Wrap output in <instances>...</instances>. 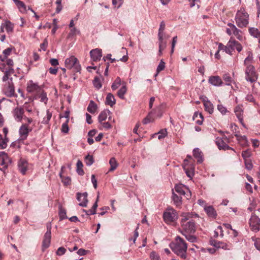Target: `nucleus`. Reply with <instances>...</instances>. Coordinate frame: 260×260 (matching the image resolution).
Instances as JSON below:
<instances>
[{"label": "nucleus", "instance_id": "obj_1", "mask_svg": "<svg viewBox=\"0 0 260 260\" xmlns=\"http://www.w3.org/2000/svg\"><path fill=\"white\" fill-rule=\"evenodd\" d=\"M193 215L198 216L197 214H193L191 213H182L181 215L182 217L181 220V230L180 233L182 234L186 233H194L196 230L194 221L192 219Z\"/></svg>", "mask_w": 260, "mask_h": 260}, {"label": "nucleus", "instance_id": "obj_2", "mask_svg": "<svg viewBox=\"0 0 260 260\" xmlns=\"http://www.w3.org/2000/svg\"><path fill=\"white\" fill-rule=\"evenodd\" d=\"M172 250L182 259L186 258L187 244L185 241L179 236H177L174 242L170 244Z\"/></svg>", "mask_w": 260, "mask_h": 260}, {"label": "nucleus", "instance_id": "obj_3", "mask_svg": "<svg viewBox=\"0 0 260 260\" xmlns=\"http://www.w3.org/2000/svg\"><path fill=\"white\" fill-rule=\"evenodd\" d=\"M249 15L244 8H241L236 14L235 20L239 28L246 27L249 24Z\"/></svg>", "mask_w": 260, "mask_h": 260}, {"label": "nucleus", "instance_id": "obj_4", "mask_svg": "<svg viewBox=\"0 0 260 260\" xmlns=\"http://www.w3.org/2000/svg\"><path fill=\"white\" fill-rule=\"evenodd\" d=\"M218 49L219 50H223L226 53L232 55V52L235 49L239 52L241 51L242 46L238 41L231 38L226 45L219 43L218 45Z\"/></svg>", "mask_w": 260, "mask_h": 260}, {"label": "nucleus", "instance_id": "obj_5", "mask_svg": "<svg viewBox=\"0 0 260 260\" xmlns=\"http://www.w3.org/2000/svg\"><path fill=\"white\" fill-rule=\"evenodd\" d=\"M178 218L176 211L172 208H167L163 213V219L167 224L175 222Z\"/></svg>", "mask_w": 260, "mask_h": 260}, {"label": "nucleus", "instance_id": "obj_6", "mask_svg": "<svg viewBox=\"0 0 260 260\" xmlns=\"http://www.w3.org/2000/svg\"><path fill=\"white\" fill-rule=\"evenodd\" d=\"M66 68L68 69H73L74 72H79L81 70V66L78 59L74 56H71L67 58L64 62Z\"/></svg>", "mask_w": 260, "mask_h": 260}, {"label": "nucleus", "instance_id": "obj_7", "mask_svg": "<svg viewBox=\"0 0 260 260\" xmlns=\"http://www.w3.org/2000/svg\"><path fill=\"white\" fill-rule=\"evenodd\" d=\"M246 66L245 70V79L251 83L254 82L256 81L257 77L255 72L254 67L252 64L244 65Z\"/></svg>", "mask_w": 260, "mask_h": 260}, {"label": "nucleus", "instance_id": "obj_8", "mask_svg": "<svg viewBox=\"0 0 260 260\" xmlns=\"http://www.w3.org/2000/svg\"><path fill=\"white\" fill-rule=\"evenodd\" d=\"M162 113L159 107L155 109L152 110L150 112L148 116L144 119L143 123L144 124H147L150 122H151L154 120L156 118H159L161 116Z\"/></svg>", "mask_w": 260, "mask_h": 260}, {"label": "nucleus", "instance_id": "obj_9", "mask_svg": "<svg viewBox=\"0 0 260 260\" xmlns=\"http://www.w3.org/2000/svg\"><path fill=\"white\" fill-rule=\"evenodd\" d=\"M51 225L50 223L47 224V231L45 233L44 239L42 243V247L43 249H46L48 248L50 244V240L51 238Z\"/></svg>", "mask_w": 260, "mask_h": 260}, {"label": "nucleus", "instance_id": "obj_10", "mask_svg": "<svg viewBox=\"0 0 260 260\" xmlns=\"http://www.w3.org/2000/svg\"><path fill=\"white\" fill-rule=\"evenodd\" d=\"M31 131V128H28V124H23L19 128V134L20 138L18 139V141H23L27 138L28 134Z\"/></svg>", "mask_w": 260, "mask_h": 260}, {"label": "nucleus", "instance_id": "obj_11", "mask_svg": "<svg viewBox=\"0 0 260 260\" xmlns=\"http://www.w3.org/2000/svg\"><path fill=\"white\" fill-rule=\"evenodd\" d=\"M249 225L252 231L257 232L259 230L260 219L255 215H252L249 219Z\"/></svg>", "mask_w": 260, "mask_h": 260}, {"label": "nucleus", "instance_id": "obj_12", "mask_svg": "<svg viewBox=\"0 0 260 260\" xmlns=\"http://www.w3.org/2000/svg\"><path fill=\"white\" fill-rule=\"evenodd\" d=\"M228 140L226 138H217L216 139V144L218 147V148L219 149H223V150H228V149H232L234 150V149L230 147L228 145Z\"/></svg>", "mask_w": 260, "mask_h": 260}, {"label": "nucleus", "instance_id": "obj_13", "mask_svg": "<svg viewBox=\"0 0 260 260\" xmlns=\"http://www.w3.org/2000/svg\"><path fill=\"white\" fill-rule=\"evenodd\" d=\"M77 199L80 202L79 205L81 207H86L88 203L87 193L86 192L83 193L78 192L77 193Z\"/></svg>", "mask_w": 260, "mask_h": 260}, {"label": "nucleus", "instance_id": "obj_14", "mask_svg": "<svg viewBox=\"0 0 260 260\" xmlns=\"http://www.w3.org/2000/svg\"><path fill=\"white\" fill-rule=\"evenodd\" d=\"M24 114V110L22 107H17L13 111V114L15 120L17 122H20Z\"/></svg>", "mask_w": 260, "mask_h": 260}, {"label": "nucleus", "instance_id": "obj_15", "mask_svg": "<svg viewBox=\"0 0 260 260\" xmlns=\"http://www.w3.org/2000/svg\"><path fill=\"white\" fill-rule=\"evenodd\" d=\"M90 55L92 60L93 61L100 60L102 57V50L99 48L92 49L90 51Z\"/></svg>", "mask_w": 260, "mask_h": 260}, {"label": "nucleus", "instance_id": "obj_16", "mask_svg": "<svg viewBox=\"0 0 260 260\" xmlns=\"http://www.w3.org/2000/svg\"><path fill=\"white\" fill-rule=\"evenodd\" d=\"M18 167L21 173L25 175L28 168L27 161L24 158H21L18 162Z\"/></svg>", "mask_w": 260, "mask_h": 260}, {"label": "nucleus", "instance_id": "obj_17", "mask_svg": "<svg viewBox=\"0 0 260 260\" xmlns=\"http://www.w3.org/2000/svg\"><path fill=\"white\" fill-rule=\"evenodd\" d=\"M188 160L185 159L184 160L183 169L188 177H191L194 171V166L192 164L188 165Z\"/></svg>", "mask_w": 260, "mask_h": 260}, {"label": "nucleus", "instance_id": "obj_18", "mask_svg": "<svg viewBox=\"0 0 260 260\" xmlns=\"http://www.w3.org/2000/svg\"><path fill=\"white\" fill-rule=\"evenodd\" d=\"M234 113L236 115L237 118H238L239 122L243 125V110L242 109V106L238 105L234 109Z\"/></svg>", "mask_w": 260, "mask_h": 260}, {"label": "nucleus", "instance_id": "obj_19", "mask_svg": "<svg viewBox=\"0 0 260 260\" xmlns=\"http://www.w3.org/2000/svg\"><path fill=\"white\" fill-rule=\"evenodd\" d=\"M185 190L188 191L189 194L188 195L186 194V198L188 199V198L190 196V192L188 190V188H187L185 185L182 184H178L175 185V190L180 195H185Z\"/></svg>", "mask_w": 260, "mask_h": 260}, {"label": "nucleus", "instance_id": "obj_20", "mask_svg": "<svg viewBox=\"0 0 260 260\" xmlns=\"http://www.w3.org/2000/svg\"><path fill=\"white\" fill-rule=\"evenodd\" d=\"M209 82L214 86H221L223 82L221 78L218 76H213L209 77Z\"/></svg>", "mask_w": 260, "mask_h": 260}, {"label": "nucleus", "instance_id": "obj_21", "mask_svg": "<svg viewBox=\"0 0 260 260\" xmlns=\"http://www.w3.org/2000/svg\"><path fill=\"white\" fill-rule=\"evenodd\" d=\"M233 30V34L237 38L239 41L243 40L242 31L239 28H238L235 24H230Z\"/></svg>", "mask_w": 260, "mask_h": 260}, {"label": "nucleus", "instance_id": "obj_22", "mask_svg": "<svg viewBox=\"0 0 260 260\" xmlns=\"http://www.w3.org/2000/svg\"><path fill=\"white\" fill-rule=\"evenodd\" d=\"M193 156L198 159V163H202L204 160L202 152L198 148H196L193 150Z\"/></svg>", "mask_w": 260, "mask_h": 260}, {"label": "nucleus", "instance_id": "obj_23", "mask_svg": "<svg viewBox=\"0 0 260 260\" xmlns=\"http://www.w3.org/2000/svg\"><path fill=\"white\" fill-rule=\"evenodd\" d=\"M11 82H9L7 89L5 91V94L8 97H12L14 95L15 88L12 83V78H10Z\"/></svg>", "mask_w": 260, "mask_h": 260}, {"label": "nucleus", "instance_id": "obj_24", "mask_svg": "<svg viewBox=\"0 0 260 260\" xmlns=\"http://www.w3.org/2000/svg\"><path fill=\"white\" fill-rule=\"evenodd\" d=\"M35 98L36 99H40V101L45 104H47L48 100L46 93H45L42 89L35 95Z\"/></svg>", "mask_w": 260, "mask_h": 260}, {"label": "nucleus", "instance_id": "obj_25", "mask_svg": "<svg viewBox=\"0 0 260 260\" xmlns=\"http://www.w3.org/2000/svg\"><path fill=\"white\" fill-rule=\"evenodd\" d=\"M204 210L209 217L213 218H215L216 217L217 213L213 206H205Z\"/></svg>", "mask_w": 260, "mask_h": 260}, {"label": "nucleus", "instance_id": "obj_26", "mask_svg": "<svg viewBox=\"0 0 260 260\" xmlns=\"http://www.w3.org/2000/svg\"><path fill=\"white\" fill-rule=\"evenodd\" d=\"M172 191L173 192L172 198L174 204L176 206V207L180 208L182 203V198L175 193L173 190H172Z\"/></svg>", "mask_w": 260, "mask_h": 260}, {"label": "nucleus", "instance_id": "obj_27", "mask_svg": "<svg viewBox=\"0 0 260 260\" xmlns=\"http://www.w3.org/2000/svg\"><path fill=\"white\" fill-rule=\"evenodd\" d=\"M17 6L19 11L22 13H25L27 11L26 6L24 3L20 0H12Z\"/></svg>", "mask_w": 260, "mask_h": 260}, {"label": "nucleus", "instance_id": "obj_28", "mask_svg": "<svg viewBox=\"0 0 260 260\" xmlns=\"http://www.w3.org/2000/svg\"><path fill=\"white\" fill-rule=\"evenodd\" d=\"M42 88L37 84L31 82L27 87V90L29 92H36L37 93L41 91Z\"/></svg>", "mask_w": 260, "mask_h": 260}, {"label": "nucleus", "instance_id": "obj_29", "mask_svg": "<svg viewBox=\"0 0 260 260\" xmlns=\"http://www.w3.org/2000/svg\"><path fill=\"white\" fill-rule=\"evenodd\" d=\"M0 159H2L1 164L2 165H8V164L11 163V160L8 155L5 152H0Z\"/></svg>", "mask_w": 260, "mask_h": 260}, {"label": "nucleus", "instance_id": "obj_30", "mask_svg": "<svg viewBox=\"0 0 260 260\" xmlns=\"http://www.w3.org/2000/svg\"><path fill=\"white\" fill-rule=\"evenodd\" d=\"M99 195L98 196L96 200L95 203H94V204L93 205L91 209H90L88 210H84V211L86 213V214L87 215H94V214H96V210L98 206V202L99 201Z\"/></svg>", "mask_w": 260, "mask_h": 260}, {"label": "nucleus", "instance_id": "obj_31", "mask_svg": "<svg viewBox=\"0 0 260 260\" xmlns=\"http://www.w3.org/2000/svg\"><path fill=\"white\" fill-rule=\"evenodd\" d=\"M106 104L111 107H113L115 104V99L113 95L109 93L106 98Z\"/></svg>", "mask_w": 260, "mask_h": 260}, {"label": "nucleus", "instance_id": "obj_32", "mask_svg": "<svg viewBox=\"0 0 260 260\" xmlns=\"http://www.w3.org/2000/svg\"><path fill=\"white\" fill-rule=\"evenodd\" d=\"M127 91V88L126 86L125 83H122V87L120 88V89L117 91V95L121 99H124V94L126 93Z\"/></svg>", "mask_w": 260, "mask_h": 260}, {"label": "nucleus", "instance_id": "obj_33", "mask_svg": "<svg viewBox=\"0 0 260 260\" xmlns=\"http://www.w3.org/2000/svg\"><path fill=\"white\" fill-rule=\"evenodd\" d=\"M248 30L250 35L254 38L259 39V42H260V31L258 29L255 27H249Z\"/></svg>", "mask_w": 260, "mask_h": 260}, {"label": "nucleus", "instance_id": "obj_34", "mask_svg": "<svg viewBox=\"0 0 260 260\" xmlns=\"http://www.w3.org/2000/svg\"><path fill=\"white\" fill-rule=\"evenodd\" d=\"M235 136L237 138V140L239 141L240 145L245 146L247 144V139L245 136H240L238 134H236Z\"/></svg>", "mask_w": 260, "mask_h": 260}, {"label": "nucleus", "instance_id": "obj_35", "mask_svg": "<svg viewBox=\"0 0 260 260\" xmlns=\"http://www.w3.org/2000/svg\"><path fill=\"white\" fill-rule=\"evenodd\" d=\"M97 109V105L93 101H90L87 107V110L91 113H94Z\"/></svg>", "mask_w": 260, "mask_h": 260}, {"label": "nucleus", "instance_id": "obj_36", "mask_svg": "<svg viewBox=\"0 0 260 260\" xmlns=\"http://www.w3.org/2000/svg\"><path fill=\"white\" fill-rule=\"evenodd\" d=\"M5 29L8 33L12 32L13 31L14 25L10 21H6L4 23Z\"/></svg>", "mask_w": 260, "mask_h": 260}, {"label": "nucleus", "instance_id": "obj_37", "mask_svg": "<svg viewBox=\"0 0 260 260\" xmlns=\"http://www.w3.org/2000/svg\"><path fill=\"white\" fill-rule=\"evenodd\" d=\"M194 233H186L182 234L186 238V240L190 242L194 243L197 241V237L193 235Z\"/></svg>", "mask_w": 260, "mask_h": 260}, {"label": "nucleus", "instance_id": "obj_38", "mask_svg": "<svg viewBox=\"0 0 260 260\" xmlns=\"http://www.w3.org/2000/svg\"><path fill=\"white\" fill-rule=\"evenodd\" d=\"M205 109L206 111L210 114H212L213 112V104L210 101H207L204 103Z\"/></svg>", "mask_w": 260, "mask_h": 260}, {"label": "nucleus", "instance_id": "obj_39", "mask_svg": "<svg viewBox=\"0 0 260 260\" xmlns=\"http://www.w3.org/2000/svg\"><path fill=\"white\" fill-rule=\"evenodd\" d=\"M83 166L82 162L78 160L77 162V172L80 176H82L84 174V172L82 169Z\"/></svg>", "mask_w": 260, "mask_h": 260}, {"label": "nucleus", "instance_id": "obj_40", "mask_svg": "<svg viewBox=\"0 0 260 260\" xmlns=\"http://www.w3.org/2000/svg\"><path fill=\"white\" fill-rule=\"evenodd\" d=\"M247 54L248 55L247 57L245 59L244 61V65L251 64V63L253 61V55L251 52H248Z\"/></svg>", "mask_w": 260, "mask_h": 260}, {"label": "nucleus", "instance_id": "obj_41", "mask_svg": "<svg viewBox=\"0 0 260 260\" xmlns=\"http://www.w3.org/2000/svg\"><path fill=\"white\" fill-rule=\"evenodd\" d=\"M8 142V138L5 137L4 139L2 136L0 134V149H4L7 146V142Z\"/></svg>", "mask_w": 260, "mask_h": 260}, {"label": "nucleus", "instance_id": "obj_42", "mask_svg": "<svg viewBox=\"0 0 260 260\" xmlns=\"http://www.w3.org/2000/svg\"><path fill=\"white\" fill-rule=\"evenodd\" d=\"M214 246L218 248H222L224 250H230L231 246L226 243L223 242H218Z\"/></svg>", "mask_w": 260, "mask_h": 260}, {"label": "nucleus", "instance_id": "obj_43", "mask_svg": "<svg viewBox=\"0 0 260 260\" xmlns=\"http://www.w3.org/2000/svg\"><path fill=\"white\" fill-rule=\"evenodd\" d=\"M109 112V111H103L101 112L98 117V120L100 123H102V122L104 121L106 119L108 116L107 114Z\"/></svg>", "mask_w": 260, "mask_h": 260}, {"label": "nucleus", "instance_id": "obj_44", "mask_svg": "<svg viewBox=\"0 0 260 260\" xmlns=\"http://www.w3.org/2000/svg\"><path fill=\"white\" fill-rule=\"evenodd\" d=\"M109 164L110 165V168L109 171H113L116 169L118 164L115 158L112 157L110 159Z\"/></svg>", "mask_w": 260, "mask_h": 260}, {"label": "nucleus", "instance_id": "obj_45", "mask_svg": "<svg viewBox=\"0 0 260 260\" xmlns=\"http://www.w3.org/2000/svg\"><path fill=\"white\" fill-rule=\"evenodd\" d=\"M223 79L225 82V85L228 86L231 85L233 81V79L229 73L224 74L223 75Z\"/></svg>", "mask_w": 260, "mask_h": 260}, {"label": "nucleus", "instance_id": "obj_46", "mask_svg": "<svg viewBox=\"0 0 260 260\" xmlns=\"http://www.w3.org/2000/svg\"><path fill=\"white\" fill-rule=\"evenodd\" d=\"M12 51V48H8L5 49L3 52V53L4 55V57L0 56L1 60L4 61L6 59V58L10 55Z\"/></svg>", "mask_w": 260, "mask_h": 260}, {"label": "nucleus", "instance_id": "obj_47", "mask_svg": "<svg viewBox=\"0 0 260 260\" xmlns=\"http://www.w3.org/2000/svg\"><path fill=\"white\" fill-rule=\"evenodd\" d=\"M121 85V79L119 77H117L113 84H112L111 88L112 90H115L117 89Z\"/></svg>", "mask_w": 260, "mask_h": 260}, {"label": "nucleus", "instance_id": "obj_48", "mask_svg": "<svg viewBox=\"0 0 260 260\" xmlns=\"http://www.w3.org/2000/svg\"><path fill=\"white\" fill-rule=\"evenodd\" d=\"M52 117V113L50 112L48 110H47L46 115L43 118L42 123L43 124H48Z\"/></svg>", "mask_w": 260, "mask_h": 260}, {"label": "nucleus", "instance_id": "obj_49", "mask_svg": "<svg viewBox=\"0 0 260 260\" xmlns=\"http://www.w3.org/2000/svg\"><path fill=\"white\" fill-rule=\"evenodd\" d=\"M59 176L61 179V181L64 185L67 186L70 184L71 180L69 177H65L62 175L61 173H60Z\"/></svg>", "mask_w": 260, "mask_h": 260}, {"label": "nucleus", "instance_id": "obj_50", "mask_svg": "<svg viewBox=\"0 0 260 260\" xmlns=\"http://www.w3.org/2000/svg\"><path fill=\"white\" fill-rule=\"evenodd\" d=\"M85 162L88 166H90L94 162V159L92 155L88 154L85 157Z\"/></svg>", "mask_w": 260, "mask_h": 260}, {"label": "nucleus", "instance_id": "obj_51", "mask_svg": "<svg viewBox=\"0 0 260 260\" xmlns=\"http://www.w3.org/2000/svg\"><path fill=\"white\" fill-rule=\"evenodd\" d=\"M93 84L94 87L98 89H99L102 87V83L101 80L97 77H95L93 80Z\"/></svg>", "mask_w": 260, "mask_h": 260}, {"label": "nucleus", "instance_id": "obj_52", "mask_svg": "<svg viewBox=\"0 0 260 260\" xmlns=\"http://www.w3.org/2000/svg\"><path fill=\"white\" fill-rule=\"evenodd\" d=\"M251 239L254 242V245L255 248L260 251V238L256 237H252Z\"/></svg>", "mask_w": 260, "mask_h": 260}, {"label": "nucleus", "instance_id": "obj_53", "mask_svg": "<svg viewBox=\"0 0 260 260\" xmlns=\"http://www.w3.org/2000/svg\"><path fill=\"white\" fill-rule=\"evenodd\" d=\"M155 135H158V139L161 140L164 138L167 135V132L166 129H163L160 130L158 133Z\"/></svg>", "mask_w": 260, "mask_h": 260}, {"label": "nucleus", "instance_id": "obj_54", "mask_svg": "<svg viewBox=\"0 0 260 260\" xmlns=\"http://www.w3.org/2000/svg\"><path fill=\"white\" fill-rule=\"evenodd\" d=\"M217 109L222 115H225L228 112L226 108L221 104L217 105Z\"/></svg>", "mask_w": 260, "mask_h": 260}, {"label": "nucleus", "instance_id": "obj_55", "mask_svg": "<svg viewBox=\"0 0 260 260\" xmlns=\"http://www.w3.org/2000/svg\"><path fill=\"white\" fill-rule=\"evenodd\" d=\"M165 62L163 61V60H161L156 69L157 74H158L160 71H163L165 69Z\"/></svg>", "mask_w": 260, "mask_h": 260}, {"label": "nucleus", "instance_id": "obj_56", "mask_svg": "<svg viewBox=\"0 0 260 260\" xmlns=\"http://www.w3.org/2000/svg\"><path fill=\"white\" fill-rule=\"evenodd\" d=\"M68 120H67L64 123L62 124L61 126V132L63 133L67 134L69 132V126H68Z\"/></svg>", "mask_w": 260, "mask_h": 260}, {"label": "nucleus", "instance_id": "obj_57", "mask_svg": "<svg viewBox=\"0 0 260 260\" xmlns=\"http://www.w3.org/2000/svg\"><path fill=\"white\" fill-rule=\"evenodd\" d=\"M59 216L60 219L67 218L66 210L61 208H60L59 211Z\"/></svg>", "mask_w": 260, "mask_h": 260}, {"label": "nucleus", "instance_id": "obj_58", "mask_svg": "<svg viewBox=\"0 0 260 260\" xmlns=\"http://www.w3.org/2000/svg\"><path fill=\"white\" fill-rule=\"evenodd\" d=\"M250 156L251 152L248 150L243 151L242 153V156L244 160H248V158H249Z\"/></svg>", "mask_w": 260, "mask_h": 260}, {"label": "nucleus", "instance_id": "obj_59", "mask_svg": "<svg viewBox=\"0 0 260 260\" xmlns=\"http://www.w3.org/2000/svg\"><path fill=\"white\" fill-rule=\"evenodd\" d=\"M123 4V0H112V5L117 8H119Z\"/></svg>", "mask_w": 260, "mask_h": 260}, {"label": "nucleus", "instance_id": "obj_60", "mask_svg": "<svg viewBox=\"0 0 260 260\" xmlns=\"http://www.w3.org/2000/svg\"><path fill=\"white\" fill-rule=\"evenodd\" d=\"M245 168L248 170H251L253 168V165L250 160H244Z\"/></svg>", "mask_w": 260, "mask_h": 260}, {"label": "nucleus", "instance_id": "obj_61", "mask_svg": "<svg viewBox=\"0 0 260 260\" xmlns=\"http://www.w3.org/2000/svg\"><path fill=\"white\" fill-rule=\"evenodd\" d=\"M198 116H199L201 119L197 120L196 123L199 125H201L203 123L204 119L203 116L201 113H195L193 115V118H194L196 117H197Z\"/></svg>", "mask_w": 260, "mask_h": 260}, {"label": "nucleus", "instance_id": "obj_62", "mask_svg": "<svg viewBox=\"0 0 260 260\" xmlns=\"http://www.w3.org/2000/svg\"><path fill=\"white\" fill-rule=\"evenodd\" d=\"M151 260H160L159 255L155 251H152L150 255Z\"/></svg>", "mask_w": 260, "mask_h": 260}, {"label": "nucleus", "instance_id": "obj_63", "mask_svg": "<svg viewBox=\"0 0 260 260\" xmlns=\"http://www.w3.org/2000/svg\"><path fill=\"white\" fill-rule=\"evenodd\" d=\"M66 249L65 248L63 247H60L57 249L56 253L57 255L61 256L64 254L66 253Z\"/></svg>", "mask_w": 260, "mask_h": 260}, {"label": "nucleus", "instance_id": "obj_64", "mask_svg": "<svg viewBox=\"0 0 260 260\" xmlns=\"http://www.w3.org/2000/svg\"><path fill=\"white\" fill-rule=\"evenodd\" d=\"M76 34H80V31L76 27H73L71 29L69 36H73Z\"/></svg>", "mask_w": 260, "mask_h": 260}]
</instances>
